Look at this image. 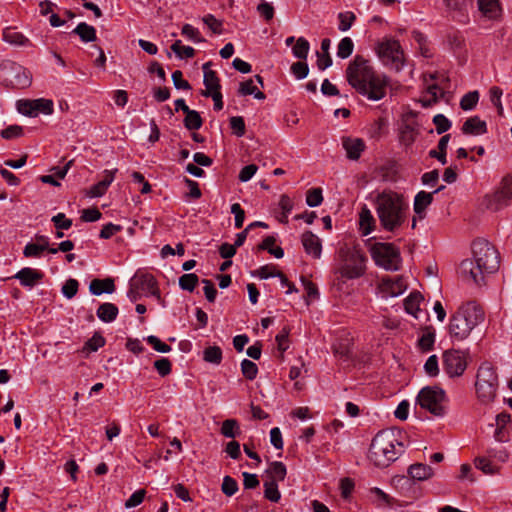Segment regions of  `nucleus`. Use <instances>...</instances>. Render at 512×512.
<instances>
[{"instance_id":"1","label":"nucleus","mask_w":512,"mask_h":512,"mask_svg":"<svg viewBox=\"0 0 512 512\" xmlns=\"http://www.w3.org/2000/svg\"><path fill=\"white\" fill-rule=\"evenodd\" d=\"M348 83L370 101H379L386 96L389 79L374 71L370 62L356 56L346 69Z\"/></svg>"},{"instance_id":"2","label":"nucleus","mask_w":512,"mask_h":512,"mask_svg":"<svg viewBox=\"0 0 512 512\" xmlns=\"http://www.w3.org/2000/svg\"><path fill=\"white\" fill-rule=\"evenodd\" d=\"M473 259L461 262L459 272L461 277L474 284H481L484 275L492 274L499 268V253L488 241L479 239L473 242Z\"/></svg>"},{"instance_id":"3","label":"nucleus","mask_w":512,"mask_h":512,"mask_svg":"<svg viewBox=\"0 0 512 512\" xmlns=\"http://www.w3.org/2000/svg\"><path fill=\"white\" fill-rule=\"evenodd\" d=\"M374 206L380 224L386 231L396 232L407 221L409 203L400 193L383 190L375 195Z\"/></svg>"},{"instance_id":"4","label":"nucleus","mask_w":512,"mask_h":512,"mask_svg":"<svg viewBox=\"0 0 512 512\" xmlns=\"http://www.w3.org/2000/svg\"><path fill=\"white\" fill-rule=\"evenodd\" d=\"M367 257L355 247L339 249L334 268L333 285L338 291L346 290V281L362 277L366 271Z\"/></svg>"},{"instance_id":"5","label":"nucleus","mask_w":512,"mask_h":512,"mask_svg":"<svg viewBox=\"0 0 512 512\" xmlns=\"http://www.w3.org/2000/svg\"><path fill=\"white\" fill-rule=\"evenodd\" d=\"M402 434L396 429L378 432L370 445L368 457L375 466L387 467L403 452Z\"/></svg>"},{"instance_id":"6","label":"nucleus","mask_w":512,"mask_h":512,"mask_svg":"<svg viewBox=\"0 0 512 512\" xmlns=\"http://www.w3.org/2000/svg\"><path fill=\"white\" fill-rule=\"evenodd\" d=\"M484 320L483 311L472 303L460 307L451 317L449 335L453 342L466 339L471 331Z\"/></svg>"},{"instance_id":"7","label":"nucleus","mask_w":512,"mask_h":512,"mask_svg":"<svg viewBox=\"0 0 512 512\" xmlns=\"http://www.w3.org/2000/svg\"><path fill=\"white\" fill-rule=\"evenodd\" d=\"M498 386V375L494 367L488 362L482 363L478 369L475 382L478 401L483 405L493 403L497 397Z\"/></svg>"},{"instance_id":"8","label":"nucleus","mask_w":512,"mask_h":512,"mask_svg":"<svg viewBox=\"0 0 512 512\" xmlns=\"http://www.w3.org/2000/svg\"><path fill=\"white\" fill-rule=\"evenodd\" d=\"M369 251L377 266L390 271L400 268L402 259L399 249L394 244L376 242L370 246Z\"/></svg>"},{"instance_id":"9","label":"nucleus","mask_w":512,"mask_h":512,"mask_svg":"<svg viewBox=\"0 0 512 512\" xmlns=\"http://www.w3.org/2000/svg\"><path fill=\"white\" fill-rule=\"evenodd\" d=\"M446 402L445 391L437 386H426L420 390L417 396V403L420 407L437 417H443L446 414Z\"/></svg>"},{"instance_id":"10","label":"nucleus","mask_w":512,"mask_h":512,"mask_svg":"<svg viewBox=\"0 0 512 512\" xmlns=\"http://www.w3.org/2000/svg\"><path fill=\"white\" fill-rule=\"evenodd\" d=\"M0 80L7 86L24 89L31 85L32 74L18 63L7 62L0 69Z\"/></svg>"},{"instance_id":"11","label":"nucleus","mask_w":512,"mask_h":512,"mask_svg":"<svg viewBox=\"0 0 512 512\" xmlns=\"http://www.w3.org/2000/svg\"><path fill=\"white\" fill-rule=\"evenodd\" d=\"M512 204V176L502 178L493 192L484 197V205L491 211H499Z\"/></svg>"},{"instance_id":"12","label":"nucleus","mask_w":512,"mask_h":512,"mask_svg":"<svg viewBox=\"0 0 512 512\" xmlns=\"http://www.w3.org/2000/svg\"><path fill=\"white\" fill-rule=\"evenodd\" d=\"M376 53L383 65L399 71L404 65V55L396 40L385 39L376 48Z\"/></svg>"},{"instance_id":"13","label":"nucleus","mask_w":512,"mask_h":512,"mask_svg":"<svg viewBox=\"0 0 512 512\" xmlns=\"http://www.w3.org/2000/svg\"><path fill=\"white\" fill-rule=\"evenodd\" d=\"M17 110L20 114L29 117H37L40 114L51 115L54 112V103L47 98L24 99L17 102Z\"/></svg>"},{"instance_id":"14","label":"nucleus","mask_w":512,"mask_h":512,"mask_svg":"<svg viewBox=\"0 0 512 512\" xmlns=\"http://www.w3.org/2000/svg\"><path fill=\"white\" fill-rule=\"evenodd\" d=\"M408 284L402 276H389L381 280L379 289L383 298H393L402 295L407 290Z\"/></svg>"},{"instance_id":"15","label":"nucleus","mask_w":512,"mask_h":512,"mask_svg":"<svg viewBox=\"0 0 512 512\" xmlns=\"http://www.w3.org/2000/svg\"><path fill=\"white\" fill-rule=\"evenodd\" d=\"M131 285L138 288L146 297H156L160 299V292L157 287L156 279L149 273L138 272L131 278Z\"/></svg>"},{"instance_id":"16","label":"nucleus","mask_w":512,"mask_h":512,"mask_svg":"<svg viewBox=\"0 0 512 512\" xmlns=\"http://www.w3.org/2000/svg\"><path fill=\"white\" fill-rule=\"evenodd\" d=\"M467 359L461 354H444V370L450 377L461 376L467 367Z\"/></svg>"},{"instance_id":"17","label":"nucleus","mask_w":512,"mask_h":512,"mask_svg":"<svg viewBox=\"0 0 512 512\" xmlns=\"http://www.w3.org/2000/svg\"><path fill=\"white\" fill-rule=\"evenodd\" d=\"M477 7L480 16L484 19L496 21L502 16L500 0H477Z\"/></svg>"},{"instance_id":"18","label":"nucleus","mask_w":512,"mask_h":512,"mask_svg":"<svg viewBox=\"0 0 512 512\" xmlns=\"http://www.w3.org/2000/svg\"><path fill=\"white\" fill-rule=\"evenodd\" d=\"M301 243L307 255L314 259H319L322 255V242L321 239L312 233L307 231L301 236Z\"/></svg>"},{"instance_id":"19","label":"nucleus","mask_w":512,"mask_h":512,"mask_svg":"<svg viewBox=\"0 0 512 512\" xmlns=\"http://www.w3.org/2000/svg\"><path fill=\"white\" fill-rule=\"evenodd\" d=\"M342 147L350 160H357L365 150L366 145L361 138L344 136L342 137Z\"/></svg>"},{"instance_id":"20","label":"nucleus","mask_w":512,"mask_h":512,"mask_svg":"<svg viewBox=\"0 0 512 512\" xmlns=\"http://www.w3.org/2000/svg\"><path fill=\"white\" fill-rule=\"evenodd\" d=\"M472 0H443L446 10L452 17L464 20Z\"/></svg>"},{"instance_id":"21","label":"nucleus","mask_w":512,"mask_h":512,"mask_svg":"<svg viewBox=\"0 0 512 512\" xmlns=\"http://www.w3.org/2000/svg\"><path fill=\"white\" fill-rule=\"evenodd\" d=\"M2 39L13 46L27 47L31 45L29 38L13 27H5L2 30Z\"/></svg>"},{"instance_id":"22","label":"nucleus","mask_w":512,"mask_h":512,"mask_svg":"<svg viewBox=\"0 0 512 512\" xmlns=\"http://www.w3.org/2000/svg\"><path fill=\"white\" fill-rule=\"evenodd\" d=\"M42 276L38 270L25 267L19 270L14 278L18 279L22 286L32 288L42 279Z\"/></svg>"},{"instance_id":"23","label":"nucleus","mask_w":512,"mask_h":512,"mask_svg":"<svg viewBox=\"0 0 512 512\" xmlns=\"http://www.w3.org/2000/svg\"><path fill=\"white\" fill-rule=\"evenodd\" d=\"M443 188H444V186H441V187L435 189L432 193L420 191L416 194V196L414 198L413 208H414V212L417 215H419L420 218L423 217L427 207L431 204V202L433 200V195L435 193L439 192L440 190H442Z\"/></svg>"},{"instance_id":"24","label":"nucleus","mask_w":512,"mask_h":512,"mask_svg":"<svg viewBox=\"0 0 512 512\" xmlns=\"http://www.w3.org/2000/svg\"><path fill=\"white\" fill-rule=\"evenodd\" d=\"M49 249L48 238L41 236L36 243L28 242L24 247L23 254L27 258H39L44 251Z\"/></svg>"},{"instance_id":"25","label":"nucleus","mask_w":512,"mask_h":512,"mask_svg":"<svg viewBox=\"0 0 512 512\" xmlns=\"http://www.w3.org/2000/svg\"><path fill=\"white\" fill-rule=\"evenodd\" d=\"M256 82L263 85L262 78L260 76H255L253 79L240 83L239 93L243 96L253 95L258 100L265 99L264 93L258 89Z\"/></svg>"},{"instance_id":"26","label":"nucleus","mask_w":512,"mask_h":512,"mask_svg":"<svg viewBox=\"0 0 512 512\" xmlns=\"http://www.w3.org/2000/svg\"><path fill=\"white\" fill-rule=\"evenodd\" d=\"M462 132L474 136L483 135L487 132L486 122L477 116L470 117L464 122Z\"/></svg>"},{"instance_id":"27","label":"nucleus","mask_w":512,"mask_h":512,"mask_svg":"<svg viewBox=\"0 0 512 512\" xmlns=\"http://www.w3.org/2000/svg\"><path fill=\"white\" fill-rule=\"evenodd\" d=\"M422 301L423 297L419 292H411L404 301L405 311L414 318L420 319L422 315L420 304Z\"/></svg>"},{"instance_id":"28","label":"nucleus","mask_w":512,"mask_h":512,"mask_svg":"<svg viewBox=\"0 0 512 512\" xmlns=\"http://www.w3.org/2000/svg\"><path fill=\"white\" fill-rule=\"evenodd\" d=\"M210 66V62H206L202 66V70L204 73L203 83L206 87L205 93H213L220 91L219 79L217 77L216 72L211 70Z\"/></svg>"},{"instance_id":"29","label":"nucleus","mask_w":512,"mask_h":512,"mask_svg":"<svg viewBox=\"0 0 512 512\" xmlns=\"http://www.w3.org/2000/svg\"><path fill=\"white\" fill-rule=\"evenodd\" d=\"M408 474L413 480L425 481L434 475V470L427 464L415 463L408 468Z\"/></svg>"},{"instance_id":"30","label":"nucleus","mask_w":512,"mask_h":512,"mask_svg":"<svg viewBox=\"0 0 512 512\" xmlns=\"http://www.w3.org/2000/svg\"><path fill=\"white\" fill-rule=\"evenodd\" d=\"M375 227V219L372 212L364 206L359 213V229L362 235H369Z\"/></svg>"},{"instance_id":"31","label":"nucleus","mask_w":512,"mask_h":512,"mask_svg":"<svg viewBox=\"0 0 512 512\" xmlns=\"http://www.w3.org/2000/svg\"><path fill=\"white\" fill-rule=\"evenodd\" d=\"M89 290L93 295H101L103 293L111 294L114 292L115 286L113 280L110 278L104 280L95 279L90 283Z\"/></svg>"},{"instance_id":"32","label":"nucleus","mask_w":512,"mask_h":512,"mask_svg":"<svg viewBox=\"0 0 512 512\" xmlns=\"http://www.w3.org/2000/svg\"><path fill=\"white\" fill-rule=\"evenodd\" d=\"M496 429L494 432V438L498 442L507 441V436L505 434V427L511 422V415L509 413H500L496 416Z\"/></svg>"},{"instance_id":"33","label":"nucleus","mask_w":512,"mask_h":512,"mask_svg":"<svg viewBox=\"0 0 512 512\" xmlns=\"http://www.w3.org/2000/svg\"><path fill=\"white\" fill-rule=\"evenodd\" d=\"M96 314L101 321L110 323L116 319L118 315V308L113 303H104L99 306Z\"/></svg>"},{"instance_id":"34","label":"nucleus","mask_w":512,"mask_h":512,"mask_svg":"<svg viewBox=\"0 0 512 512\" xmlns=\"http://www.w3.org/2000/svg\"><path fill=\"white\" fill-rule=\"evenodd\" d=\"M73 33L77 34L83 42H93L96 40V30L93 26L85 22L79 23Z\"/></svg>"},{"instance_id":"35","label":"nucleus","mask_w":512,"mask_h":512,"mask_svg":"<svg viewBox=\"0 0 512 512\" xmlns=\"http://www.w3.org/2000/svg\"><path fill=\"white\" fill-rule=\"evenodd\" d=\"M419 347L423 351H428L433 348L435 342V331L432 328H425L421 331L417 340Z\"/></svg>"},{"instance_id":"36","label":"nucleus","mask_w":512,"mask_h":512,"mask_svg":"<svg viewBox=\"0 0 512 512\" xmlns=\"http://www.w3.org/2000/svg\"><path fill=\"white\" fill-rule=\"evenodd\" d=\"M474 465L486 475H494L499 471V468L496 467L487 456L476 457L474 459Z\"/></svg>"},{"instance_id":"37","label":"nucleus","mask_w":512,"mask_h":512,"mask_svg":"<svg viewBox=\"0 0 512 512\" xmlns=\"http://www.w3.org/2000/svg\"><path fill=\"white\" fill-rule=\"evenodd\" d=\"M294 207L293 201L287 195H282L279 200V208L281 210L278 219L281 223H288V217Z\"/></svg>"},{"instance_id":"38","label":"nucleus","mask_w":512,"mask_h":512,"mask_svg":"<svg viewBox=\"0 0 512 512\" xmlns=\"http://www.w3.org/2000/svg\"><path fill=\"white\" fill-rule=\"evenodd\" d=\"M275 238L273 236L266 237L260 244V249L267 250L275 258L280 259L284 256V251L281 247L275 246Z\"/></svg>"},{"instance_id":"39","label":"nucleus","mask_w":512,"mask_h":512,"mask_svg":"<svg viewBox=\"0 0 512 512\" xmlns=\"http://www.w3.org/2000/svg\"><path fill=\"white\" fill-rule=\"evenodd\" d=\"M309 49H310L309 42L305 38L300 37L297 39V41L293 45L292 53H293L294 57H296L300 60H305L308 56Z\"/></svg>"},{"instance_id":"40","label":"nucleus","mask_w":512,"mask_h":512,"mask_svg":"<svg viewBox=\"0 0 512 512\" xmlns=\"http://www.w3.org/2000/svg\"><path fill=\"white\" fill-rule=\"evenodd\" d=\"M271 476V480L283 481L286 477V466L279 461L272 462L267 470Z\"/></svg>"},{"instance_id":"41","label":"nucleus","mask_w":512,"mask_h":512,"mask_svg":"<svg viewBox=\"0 0 512 512\" xmlns=\"http://www.w3.org/2000/svg\"><path fill=\"white\" fill-rule=\"evenodd\" d=\"M442 95V89L436 84L428 85L427 92L421 102L424 107L432 105Z\"/></svg>"},{"instance_id":"42","label":"nucleus","mask_w":512,"mask_h":512,"mask_svg":"<svg viewBox=\"0 0 512 512\" xmlns=\"http://www.w3.org/2000/svg\"><path fill=\"white\" fill-rule=\"evenodd\" d=\"M172 51L176 54V56L180 59H187L194 56L195 50L191 46L183 45L181 40H176L172 46Z\"/></svg>"},{"instance_id":"43","label":"nucleus","mask_w":512,"mask_h":512,"mask_svg":"<svg viewBox=\"0 0 512 512\" xmlns=\"http://www.w3.org/2000/svg\"><path fill=\"white\" fill-rule=\"evenodd\" d=\"M264 497L272 502H278L281 498L277 482L269 480L264 483Z\"/></svg>"},{"instance_id":"44","label":"nucleus","mask_w":512,"mask_h":512,"mask_svg":"<svg viewBox=\"0 0 512 512\" xmlns=\"http://www.w3.org/2000/svg\"><path fill=\"white\" fill-rule=\"evenodd\" d=\"M221 434L227 438H235L240 434L238 422L235 419H227L222 423Z\"/></svg>"},{"instance_id":"45","label":"nucleus","mask_w":512,"mask_h":512,"mask_svg":"<svg viewBox=\"0 0 512 512\" xmlns=\"http://www.w3.org/2000/svg\"><path fill=\"white\" fill-rule=\"evenodd\" d=\"M354 49V43L350 37H344L338 44L337 56L342 59L348 58Z\"/></svg>"},{"instance_id":"46","label":"nucleus","mask_w":512,"mask_h":512,"mask_svg":"<svg viewBox=\"0 0 512 512\" xmlns=\"http://www.w3.org/2000/svg\"><path fill=\"white\" fill-rule=\"evenodd\" d=\"M355 19L356 16L351 11L340 12L338 14V29L342 32L348 31L352 27Z\"/></svg>"},{"instance_id":"47","label":"nucleus","mask_w":512,"mask_h":512,"mask_svg":"<svg viewBox=\"0 0 512 512\" xmlns=\"http://www.w3.org/2000/svg\"><path fill=\"white\" fill-rule=\"evenodd\" d=\"M184 125L189 130H198L202 126V119L199 113L195 110H190L186 113V117L184 119Z\"/></svg>"},{"instance_id":"48","label":"nucleus","mask_w":512,"mask_h":512,"mask_svg":"<svg viewBox=\"0 0 512 512\" xmlns=\"http://www.w3.org/2000/svg\"><path fill=\"white\" fill-rule=\"evenodd\" d=\"M478 101H479L478 91H471L462 97V99L460 101V106L463 110L470 111L475 108Z\"/></svg>"},{"instance_id":"49","label":"nucleus","mask_w":512,"mask_h":512,"mask_svg":"<svg viewBox=\"0 0 512 512\" xmlns=\"http://www.w3.org/2000/svg\"><path fill=\"white\" fill-rule=\"evenodd\" d=\"M486 456L489 459H495L500 462H506L509 458L508 451L503 447H488L486 449Z\"/></svg>"},{"instance_id":"50","label":"nucleus","mask_w":512,"mask_h":512,"mask_svg":"<svg viewBox=\"0 0 512 512\" xmlns=\"http://www.w3.org/2000/svg\"><path fill=\"white\" fill-rule=\"evenodd\" d=\"M198 283V277L194 273L184 274L179 278L181 289L192 292Z\"/></svg>"},{"instance_id":"51","label":"nucleus","mask_w":512,"mask_h":512,"mask_svg":"<svg viewBox=\"0 0 512 512\" xmlns=\"http://www.w3.org/2000/svg\"><path fill=\"white\" fill-rule=\"evenodd\" d=\"M181 33L184 37H186L188 40L194 43H201L204 41L200 34V31L190 24H184Z\"/></svg>"},{"instance_id":"52","label":"nucleus","mask_w":512,"mask_h":512,"mask_svg":"<svg viewBox=\"0 0 512 512\" xmlns=\"http://www.w3.org/2000/svg\"><path fill=\"white\" fill-rule=\"evenodd\" d=\"M323 201L322 190L320 188H313L308 190L306 195V203L309 207H317Z\"/></svg>"},{"instance_id":"53","label":"nucleus","mask_w":512,"mask_h":512,"mask_svg":"<svg viewBox=\"0 0 512 512\" xmlns=\"http://www.w3.org/2000/svg\"><path fill=\"white\" fill-rule=\"evenodd\" d=\"M221 490L226 496H233L238 491L237 481L230 476H225L223 478Z\"/></svg>"},{"instance_id":"54","label":"nucleus","mask_w":512,"mask_h":512,"mask_svg":"<svg viewBox=\"0 0 512 512\" xmlns=\"http://www.w3.org/2000/svg\"><path fill=\"white\" fill-rule=\"evenodd\" d=\"M203 23L215 34L222 33V22L212 14H207L202 18Z\"/></svg>"},{"instance_id":"55","label":"nucleus","mask_w":512,"mask_h":512,"mask_svg":"<svg viewBox=\"0 0 512 512\" xmlns=\"http://www.w3.org/2000/svg\"><path fill=\"white\" fill-rule=\"evenodd\" d=\"M241 370L243 375L249 380L255 379L258 372L257 365L254 362L247 359L242 361Z\"/></svg>"},{"instance_id":"56","label":"nucleus","mask_w":512,"mask_h":512,"mask_svg":"<svg viewBox=\"0 0 512 512\" xmlns=\"http://www.w3.org/2000/svg\"><path fill=\"white\" fill-rule=\"evenodd\" d=\"M433 123L435 124L436 131L438 134H442L450 129L451 122L443 114H437L433 117Z\"/></svg>"},{"instance_id":"57","label":"nucleus","mask_w":512,"mask_h":512,"mask_svg":"<svg viewBox=\"0 0 512 512\" xmlns=\"http://www.w3.org/2000/svg\"><path fill=\"white\" fill-rule=\"evenodd\" d=\"M78 281L75 279H68L62 286V294L67 299L73 298L78 291Z\"/></svg>"},{"instance_id":"58","label":"nucleus","mask_w":512,"mask_h":512,"mask_svg":"<svg viewBox=\"0 0 512 512\" xmlns=\"http://www.w3.org/2000/svg\"><path fill=\"white\" fill-rule=\"evenodd\" d=\"M502 94V90L496 86L492 87L489 91L490 101L497 108L499 114L503 113V106L501 103Z\"/></svg>"},{"instance_id":"59","label":"nucleus","mask_w":512,"mask_h":512,"mask_svg":"<svg viewBox=\"0 0 512 512\" xmlns=\"http://www.w3.org/2000/svg\"><path fill=\"white\" fill-rule=\"evenodd\" d=\"M231 213L234 215V225L237 229L243 226L245 220V212L239 203H234L231 206Z\"/></svg>"},{"instance_id":"60","label":"nucleus","mask_w":512,"mask_h":512,"mask_svg":"<svg viewBox=\"0 0 512 512\" xmlns=\"http://www.w3.org/2000/svg\"><path fill=\"white\" fill-rule=\"evenodd\" d=\"M355 487V483L351 478H342L340 480L339 488L341 491V496L344 499H348L350 495L352 494Z\"/></svg>"},{"instance_id":"61","label":"nucleus","mask_w":512,"mask_h":512,"mask_svg":"<svg viewBox=\"0 0 512 512\" xmlns=\"http://www.w3.org/2000/svg\"><path fill=\"white\" fill-rule=\"evenodd\" d=\"M291 71L297 79L301 80L307 77L309 68L307 63L299 61L291 66Z\"/></svg>"},{"instance_id":"62","label":"nucleus","mask_w":512,"mask_h":512,"mask_svg":"<svg viewBox=\"0 0 512 512\" xmlns=\"http://www.w3.org/2000/svg\"><path fill=\"white\" fill-rule=\"evenodd\" d=\"M230 127L238 137L243 136L245 133V123L243 118L240 116H233L230 118Z\"/></svg>"},{"instance_id":"63","label":"nucleus","mask_w":512,"mask_h":512,"mask_svg":"<svg viewBox=\"0 0 512 512\" xmlns=\"http://www.w3.org/2000/svg\"><path fill=\"white\" fill-rule=\"evenodd\" d=\"M144 340L149 344L151 345V347L156 351V352H170L171 348L161 342V340L156 337V336H148L146 338H144Z\"/></svg>"},{"instance_id":"64","label":"nucleus","mask_w":512,"mask_h":512,"mask_svg":"<svg viewBox=\"0 0 512 512\" xmlns=\"http://www.w3.org/2000/svg\"><path fill=\"white\" fill-rule=\"evenodd\" d=\"M52 222L57 229L67 230L72 226V220L68 219L64 213H58L52 217Z\"/></svg>"}]
</instances>
